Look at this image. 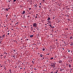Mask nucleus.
I'll return each mask as SVG.
<instances>
[{"instance_id":"f257e3e1","label":"nucleus","mask_w":73,"mask_h":73,"mask_svg":"<svg viewBox=\"0 0 73 73\" xmlns=\"http://www.w3.org/2000/svg\"><path fill=\"white\" fill-rule=\"evenodd\" d=\"M1 10L2 13H3V12H4V11H5V9L3 7H2Z\"/></svg>"},{"instance_id":"f03ea898","label":"nucleus","mask_w":73,"mask_h":73,"mask_svg":"<svg viewBox=\"0 0 73 73\" xmlns=\"http://www.w3.org/2000/svg\"><path fill=\"white\" fill-rule=\"evenodd\" d=\"M55 64L54 63H53L51 65V67H53V68H54V67H55Z\"/></svg>"},{"instance_id":"7ed1b4c3","label":"nucleus","mask_w":73,"mask_h":73,"mask_svg":"<svg viewBox=\"0 0 73 73\" xmlns=\"http://www.w3.org/2000/svg\"><path fill=\"white\" fill-rule=\"evenodd\" d=\"M56 21H58V22H59V21L61 20H60V19H56Z\"/></svg>"},{"instance_id":"20e7f679","label":"nucleus","mask_w":73,"mask_h":73,"mask_svg":"<svg viewBox=\"0 0 73 73\" xmlns=\"http://www.w3.org/2000/svg\"><path fill=\"white\" fill-rule=\"evenodd\" d=\"M33 26L36 27H37V24L36 23H34L33 24Z\"/></svg>"},{"instance_id":"39448f33","label":"nucleus","mask_w":73,"mask_h":73,"mask_svg":"<svg viewBox=\"0 0 73 73\" xmlns=\"http://www.w3.org/2000/svg\"><path fill=\"white\" fill-rule=\"evenodd\" d=\"M22 14H23V15H24V14H25V11H23V13H22Z\"/></svg>"},{"instance_id":"423d86ee","label":"nucleus","mask_w":73,"mask_h":73,"mask_svg":"<svg viewBox=\"0 0 73 73\" xmlns=\"http://www.w3.org/2000/svg\"><path fill=\"white\" fill-rule=\"evenodd\" d=\"M58 62L59 63H62V60H60Z\"/></svg>"},{"instance_id":"0eeeda50","label":"nucleus","mask_w":73,"mask_h":73,"mask_svg":"<svg viewBox=\"0 0 73 73\" xmlns=\"http://www.w3.org/2000/svg\"><path fill=\"white\" fill-rule=\"evenodd\" d=\"M67 20H68V21H71L72 20V19H66Z\"/></svg>"},{"instance_id":"6e6552de","label":"nucleus","mask_w":73,"mask_h":73,"mask_svg":"<svg viewBox=\"0 0 73 73\" xmlns=\"http://www.w3.org/2000/svg\"><path fill=\"white\" fill-rule=\"evenodd\" d=\"M58 72V70H57L55 72H54V73H57V72Z\"/></svg>"},{"instance_id":"1a4fd4ad","label":"nucleus","mask_w":73,"mask_h":73,"mask_svg":"<svg viewBox=\"0 0 73 73\" xmlns=\"http://www.w3.org/2000/svg\"><path fill=\"white\" fill-rule=\"evenodd\" d=\"M70 45H73V42H71V43L70 44Z\"/></svg>"},{"instance_id":"9d476101","label":"nucleus","mask_w":73,"mask_h":73,"mask_svg":"<svg viewBox=\"0 0 73 73\" xmlns=\"http://www.w3.org/2000/svg\"><path fill=\"white\" fill-rule=\"evenodd\" d=\"M40 56L41 57H43V56H42V54H41L40 55Z\"/></svg>"},{"instance_id":"9b49d317","label":"nucleus","mask_w":73,"mask_h":73,"mask_svg":"<svg viewBox=\"0 0 73 73\" xmlns=\"http://www.w3.org/2000/svg\"><path fill=\"white\" fill-rule=\"evenodd\" d=\"M34 36L33 35H31L30 36V37H33Z\"/></svg>"},{"instance_id":"f8f14e48","label":"nucleus","mask_w":73,"mask_h":73,"mask_svg":"<svg viewBox=\"0 0 73 73\" xmlns=\"http://www.w3.org/2000/svg\"><path fill=\"white\" fill-rule=\"evenodd\" d=\"M37 4H36L34 6V7H35L36 8H37Z\"/></svg>"},{"instance_id":"ddd939ff","label":"nucleus","mask_w":73,"mask_h":73,"mask_svg":"<svg viewBox=\"0 0 73 73\" xmlns=\"http://www.w3.org/2000/svg\"><path fill=\"white\" fill-rule=\"evenodd\" d=\"M13 57H14V58H16V56L14 55L13 56Z\"/></svg>"},{"instance_id":"4468645a","label":"nucleus","mask_w":73,"mask_h":73,"mask_svg":"<svg viewBox=\"0 0 73 73\" xmlns=\"http://www.w3.org/2000/svg\"><path fill=\"white\" fill-rule=\"evenodd\" d=\"M69 68H71V65H70V64L69 65Z\"/></svg>"},{"instance_id":"2eb2a0df","label":"nucleus","mask_w":73,"mask_h":73,"mask_svg":"<svg viewBox=\"0 0 73 73\" xmlns=\"http://www.w3.org/2000/svg\"><path fill=\"white\" fill-rule=\"evenodd\" d=\"M48 23H51V22H50V21H48Z\"/></svg>"},{"instance_id":"dca6fc26","label":"nucleus","mask_w":73,"mask_h":73,"mask_svg":"<svg viewBox=\"0 0 73 73\" xmlns=\"http://www.w3.org/2000/svg\"><path fill=\"white\" fill-rule=\"evenodd\" d=\"M6 11H8V9L7 8L6 9Z\"/></svg>"},{"instance_id":"f3484780","label":"nucleus","mask_w":73,"mask_h":73,"mask_svg":"<svg viewBox=\"0 0 73 73\" xmlns=\"http://www.w3.org/2000/svg\"><path fill=\"white\" fill-rule=\"evenodd\" d=\"M53 58H54L53 57L51 58L50 59V60H52V59H53Z\"/></svg>"},{"instance_id":"a211bd4d","label":"nucleus","mask_w":73,"mask_h":73,"mask_svg":"<svg viewBox=\"0 0 73 73\" xmlns=\"http://www.w3.org/2000/svg\"><path fill=\"white\" fill-rule=\"evenodd\" d=\"M45 48H43V49H42V50H43V51H44V50H45Z\"/></svg>"},{"instance_id":"6ab92c4d","label":"nucleus","mask_w":73,"mask_h":73,"mask_svg":"<svg viewBox=\"0 0 73 73\" xmlns=\"http://www.w3.org/2000/svg\"><path fill=\"white\" fill-rule=\"evenodd\" d=\"M72 38H73V37H72V36H71V37H70V39H72Z\"/></svg>"},{"instance_id":"aec40b11","label":"nucleus","mask_w":73,"mask_h":73,"mask_svg":"<svg viewBox=\"0 0 73 73\" xmlns=\"http://www.w3.org/2000/svg\"><path fill=\"white\" fill-rule=\"evenodd\" d=\"M9 71L10 72V73H11V69H10L9 70Z\"/></svg>"},{"instance_id":"412c9836","label":"nucleus","mask_w":73,"mask_h":73,"mask_svg":"<svg viewBox=\"0 0 73 73\" xmlns=\"http://www.w3.org/2000/svg\"><path fill=\"white\" fill-rule=\"evenodd\" d=\"M50 20V19H48L47 20Z\"/></svg>"},{"instance_id":"4be33fe9","label":"nucleus","mask_w":73,"mask_h":73,"mask_svg":"<svg viewBox=\"0 0 73 73\" xmlns=\"http://www.w3.org/2000/svg\"><path fill=\"white\" fill-rule=\"evenodd\" d=\"M5 36V35H3L2 36V37H4Z\"/></svg>"},{"instance_id":"5701e85b","label":"nucleus","mask_w":73,"mask_h":73,"mask_svg":"<svg viewBox=\"0 0 73 73\" xmlns=\"http://www.w3.org/2000/svg\"><path fill=\"white\" fill-rule=\"evenodd\" d=\"M16 1V0H13V2H15Z\"/></svg>"},{"instance_id":"b1692460","label":"nucleus","mask_w":73,"mask_h":73,"mask_svg":"<svg viewBox=\"0 0 73 73\" xmlns=\"http://www.w3.org/2000/svg\"><path fill=\"white\" fill-rule=\"evenodd\" d=\"M8 1V2H9V3H10V1H11V0H10V1H9H9Z\"/></svg>"},{"instance_id":"393cba45","label":"nucleus","mask_w":73,"mask_h":73,"mask_svg":"<svg viewBox=\"0 0 73 73\" xmlns=\"http://www.w3.org/2000/svg\"><path fill=\"white\" fill-rule=\"evenodd\" d=\"M29 10H31V8H29Z\"/></svg>"},{"instance_id":"a878e982","label":"nucleus","mask_w":73,"mask_h":73,"mask_svg":"<svg viewBox=\"0 0 73 73\" xmlns=\"http://www.w3.org/2000/svg\"><path fill=\"white\" fill-rule=\"evenodd\" d=\"M50 28H53V27L52 26H50Z\"/></svg>"},{"instance_id":"bb28decb","label":"nucleus","mask_w":73,"mask_h":73,"mask_svg":"<svg viewBox=\"0 0 73 73\" xmlns=\"http://www.w3.org/2000/svg\"><path fill=\"white\" fill-rule=\"evenodd\" d=\"M34 70H36V68H34Z\"/></svg>"},{"instance_id":"cd10ccee","label":"nucleus","mask_w":73,"mask_h":73,"mask_svg":"<svg viewBox=\"0 0 73 73\" xmlns=\"http://www.w3.org/2000/svg\"><path fill=\"white\" fill-rule=\"evenodd\" d=\"M64 70H63V69H62V72H63V71H64Z\"/></svg>"},{"instance_id":"c85d7f7f","label":"nucleus","mask_w":73,"mask_h":73,"mask_svg":"<svg viewBox=\"0 0 73 73\" xmlns=\"http://www.w3.org/2000/svg\"><path fill=\"white\" fill-rule=\"evenodd\" d=\"M8 35H9V33H8L7 34Z\"/></svg>"},{"instance_id":"c756f323","label":"nucleus","mask_w":73,"mask_h":73,"mask_svg":"<svg viewBox=\"0 0 73 73\" xmlns=\"http://www.w3.org/2000/svg\"><path fill=\"white\" fill-rule=\"evenodd\" d=\"M8 15H7V14L6 15V17H7V16H8Z\"/></svg>"},{"instance_id":"7c9ffc66","label":"nucleus","mask_w":73,"mask_h":73,"mask_svg":"<svg viewBox=\"0 0 73 73\" xmlns=\"http://www.w3.org/2000/svg\"><path fill=\"white\" fill-rule=\"evenodd\" d=\"M18 23H19L17 22L16 24H15V25H16V24H18Z\"/></svg>"},{"instance_id":"2f4dec72","label":"nucleus","mask_w":73,"mask_h":73,"mask_svg":"<svg viewBox=\"0 0 73 73\" xmlns=\"http://www.w3.org/2000/svg\"><path fill=\"white\" fill-rule=\"evenodd\" d=\"M38 17V16H36V17H35V18H37V17Z\"/></svg>"},{"instance_id":"473e14b6","label":"nucleus","mask_w":73,"mask_h":73,"mask_svg":"<svg viewBox=\"0 0 73 73\" xmlns=\"http://www.w3.org/2000/svg\"><path fill=\"white\" fill-rule=\"evenodd\" d=\"M26 40H28V39H26Z\"/></svg>"},{"instance_id":"72a5a7b5","label":"nucleus","mask_w":73,"mask_h":73,"mask_svg":"<svg viewBox=\"0 0 73 73\" xmlns=\"http://www.w3.org/2000/svg\"><path fill=\"white\" fill-rule=\"evenodd\" d=\"M68 52H70V50H68Z\"/></svg>"},{"instance_id":"f704fd0d","label":"nucleus","mask_w":73,"mask_h":73,"mask_svg":"<svg viewBox=\"0 0 73 73\" xmlns=\"http://www.w3.org/2000/svg\"><path fill=\"white\" fill-rule=\"evenodd\" d=\"M42 1H44V2L45 1L44 0H42Z\"/></svg>"},{"instance_id":"c9c22d12","label":"nucleus","mask_w":73,"mask_h":73,"mask_svg":"<svg viewBox=\"0 0 73 73\" xmlns=\"http://www.w3.org/2000/svg\"><path fill=\"white\" fill-rule=\"evenodd\" d=\"M51 26H52V25H49V26H50V27H51Z\"/></svg>"},{"instance_id":"e433bc0d","label":"nucleus","mask_w":73,"mask_h":73,"mask_svg":"<svg viewBox=\"0 0 73 73\" xmlns=\"http://www.w3.org/2000/svg\"><path fill=\"white\" fill-rule=\"evenodd\" d=\"M11 8L10 7L8 9H10Z\"/></svg>"},{"instance_id":"4c0bfd02","label":"nucleus","mask_w":73,"mask_h":73,"mask_svg":"<svg viewBox=\"0 0 73 73\" xmlns=\"http://www.w3.org/2000/svg\"><path fill=\"white\" fill-rule=\"evenodd\" d=\"M48 54V55H49V54H47L46 55Z\"/></svg>"},{"instance_id":"58836bf2","label":"nucleus","mask_w":73,"mask_h":73,"mask_svg":"<svg viewBox=\"0 0 73 73\" xmlns=\"http://www.w3.org/2000/svg\"><path fill=\"white\" fill-rule=\"evenodd\" d=\"M62 49H63V50H64V48H63Z\"/></svg>"},{"instance_id":"ea45409f","label":"nucleus","mask_w":73,"mask_h":73,"mask_svg":"<svg viewBox=\"0 0 73 73\" xmlns=\"http://www.w3.org/2000/svg\"><path fill=\"white\" fill-rule=\"evenodd\" d=\"M66 45H67V44H66V45H65V46H66Z\"/></svg>"},{"instance_id":"a19ab883","label":"nucleus","mask_w":73,"mask_h":73,"mask_svg":"<svg viewBox=\"0 0 73 73\" xmlns=\"http://www.w3.org/2000/svg\"><path fill=\"white\" fill-rule=\"evenodd\" d=\"M40 5H41V3H40Z\"/></svg>"},{"instance_id":"79ce46f5","label":"nucleus","mask_w":73,"mask_h":73,"mask_svg":"<svg viewBox=\"0 0 73 73\" xmlns=\"http://www.w3.org/2000/svg\"><path fill=\"white\" fill-rule=\"evenodd\" d=\"M0 38H1V36H0Z\"/></svg>"},{"instance_id":"37998d69","label":"nucleus","mask_w":73,"mask_h":73,"mask_svg":"<svg viewBox=\"0 0 73 73\" xmlns=\"http://www.w3.org/2000/svg\"><path fill=\"white\" fill-rule=\"evenodd\" d=\"M39 8H41V6H39Z\"/></svg>"},{"instance_id":"c03bdc74","label":"nucleus","mask_w":73,"mask_h":73,"mask_svg":"<svg viewBox=\"0 0 73 73\" xmlns=\"http://www.w3.org/2000/svg\"><path fill=\"white\" fill-rule=\"evenodd\" d=\"M60 71H62V69L60 70Z\"/></svg>"},{"instance_id":"a18cd8bd","label":"nucleus","mask_w":73,"mask_h":73,"mask_svg":"<svg viewBox=\"0 0 73 73\" xmlns=\"http://www.w3.org/2000/svg\"><path fill=\"white\" fill-rule=\"evenodd\" d=\"M14 52H15V50H14Z\"/></svg>"},{"instance_id":"49530a36","label":"nucleus","mask_w":73,"mask_h":73,"mask_svg":"<svg viewBox=\"0 0 73 73\" xmlns=\"http://www.w3.org/2000/svg\"><path fill=\"white\" fill-rule=\"evenodd\" d=\"M54 18H55L56 19V18L54 17L53 19H54Z\"/></svg>"},{"instance_id":"de8ad7c7","label":"nucleus","mask_w":73,"mask_h":73,"mask_svg":"<svg viewBox=\"0 0 73 73\" xmlns=\"http://www.w3.org/2000/svg\"><path fill=\"white\" fill-rule=\"evenodd\" d=\"M37 15H38V14H36V16H37Z\"/></svg>"},{"instance_id":"09e8293b","label":"nucleus","mask_w":73,"mask_h":73,"mask_svg":"<svg viewBox=\"0 0 73 73\" xmlns=\"http://www.w3.org/2000/svg\"><path fill=\"white\" fill-rule=\"evenodd\" d=\"M47 25L46 24H45V25Z\"/></svg>"},{"instance_id":"8fccbe9b","label":"nucleus","mask_w":73,"mask_h":73,"mask_svg":"<svg viewBox=\"0 0 73 73\" xmlns=\"http://www.w3.org/2000/svg\"><path fill=\"white\" fill-rule=\"evenodd\" d=\"M25 28H26L27 27V26L25 27Z\"/></svg>"},{"instance_id":"3c124183","label":"nucleus","mask_w":73,"mask_h":73,"mask_svg":"<svg viewBox=\"0 0 73 73\" xmlns=\"http://www.w3.org/2000/svg\"><path fill=\"white\" fill-rule=\"evenodd\" d=\"M0 44H1V42H0Z\"/></svg>"},{"instance_id":"603ef678","label":"nucleus","mask_w":73,"mask_h":73,"mask_svg":"<svg viewBox=\"0 0 73 73\" xmlns=\"http://www.w3.org/2000/svg\"><path fill=\"white\" fill-rule=\"evenodd\" d=\"M51 73H53V72H52Z\"/></svg>"},{"instance_id":"864d4df0","label":"nucleus","mask_w":73,"mask_h":73,"mask_svg":"<svg viewBox=\"0 0 73 73\" xmlns=\"http://www.w3.org/2000/svg\"><path fill=\"white\" fill-rule=\"evenodd\" d=\"M56 41H57V39H56Z\"/></svg>"},{"instance_id":"5fc2aeb1","label":"nucleus","mask_w":73,"mask_h":73,"mask_svg":"<svg viewBox=\"0 0 73 73\" xmlns=\"http://www.w3.org/2000/svg\"><path fill=\"white\" fill-rule=\"evenodd\" d=\"M72 70V69H70V70Z\"/></svg>"},{"instance_id":"6e6d98bb","label":"nucleus","mask_w":73,"mask_h":73,"mask_svg":"<svg viewBox=\"0 0 73 73\" xmlns=\"http://www.w3.org/2000/svg\"><path fill=\"white\" fill-rule=\"evenodd\" d=\"M72 8L73 9V7H72Z\"/></svg>"},{"instance_id":"4d7b16f0","label":"nucleus","mask_w":73,"mask_h":73,"mask_svg":"<svg viewBox=\"0 0 73 73\" xmlns=\"http://www.w3.org/2000/svg\"><path fill=\"white\" fill-rule=\"evenodd\" d=\"M48 19H50V18L48 17Z\"/></svg>"},{"instance_id":"13d9d810","label":"nucleus","mask_w":73,"mask_h":73,"mask_svg":"<svg viewBox=\"0 0 73 73\" xmlns=\"http://www.w3.org/2000/svg\"><path fill=\"white\" fill-rule=\"evenodd\" d=\"M44 58H43V59H44Z\"/></svg>"},{"instance_id":"bf43d9fd","label":"nucleus","mask_w":73,"mask_h":73,"mask_svg":"<svg viewBox=\"0 0 73 73\" xmlns=\"http://www.w3.org/2000/svg\"><path fill=\"white\" fill-rule=\"evenodd\" d=\"M31 13H29V14H31Z\"/></svg>"},{"instance_id":"052dcab7","label":"nucleus","mask_w":73,"mask_h":73,"mask_svg":"<svg viewBox=\"0 0 73 73\" xmlns=\"http://www.w3.org/2000/svg\"><path fill=\"white\" fill-rule=\"evenodd\" d=\"M39 44H40V43H39Z\"/></svg>"},{"instance_id":"680f3d73","label":"nucleus","mask_w":73,"mask_h":73,"mask_svg":"<svg viewBox=\"0 0 73 73\" xmlns=\"http://www.w3.org/2000/svg\"><path fill=\"white\" fill-rule=\"evenodd\" d=\"M9 7V6H8V7Z\"/></svg>"},{"instance_id":"e2e57ef3","label":"nucleus","mask_w":73,"mask_h":73,"mask_svg":"<svg viewBox=\"0 0 73 73\" xmlns=\"http://www.w3.org/2000/svg\"><path fill=\"white\" fill-rule=\"evenodd\" d=\"M53 28H54V27H53Z\"/></svg>"},{"instance_id":"0e129e2a","label":"nucleus","mask_w":73,"mask_h":73,"mask_svg":"<svg viewBox=\"0 0 73 73\" xmlns=\"http://www.w3.org/2000/svg\"><path fill=\"white\" fill-rule=\"evenodd\" d=\"M48 60H47V62H48Z\"/></svg>"},{"instance_id":"69168bd1","label":"nucleus","mask_w":73,"mask_h":73,"mask_svg":"<svg viewBox=\"0 0 73 73\" xmlns=\"http://www.w3.org/2000/svg\"><path fill=\"white\" fill-rule=\"evenodd\" d=\"M31 2H32V1H31Z\"/></svg>"},{"instance_id":"338daca9","label":"nucleus","mask_w":73,"mask_h":73,"mask_svg":"<svg viewBox=\"0 0 73 73\" xmlns=\"http://www.w3.org/2000/svg\"><path fill=\"white\" fill-rule=\"evenodd\" d=\"M39 24H41V23H39Z\"/></svg>"},{"instance_id":"774afa93","label":"nucleus","mask_w":73,"mask_h":73,"mask_svg":"<svg viewBox=\"0 0 73 73\" xmlns=\"http://www.w3.org/2000/svg\"><path fill=\"white\" fill-rule=\"evenodd\" d=\"M1 67H2V66H1Z\"/></svg>"}]
</instances>
